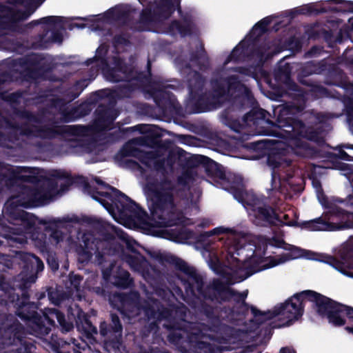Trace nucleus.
<instances>
[{
	"label": "nucleus",
	"instance_id": "nucleus-1",
	"mask_svg": "<svg viewBox=\"0 0 353 353\" xmlns=\"http://www.w3.org/2000/svg\"><path fill=\"white\" fill-rule=\"evenodd\" d=\"M235 255H239V250L234 245L228 249L225 256V262L228 264L225 267L233 272L226 270L219 259L211 262L212 270L225 281L214 278L208 283L194 267L181 258L163 254H159L156 258L161 263L172 265L176 270L186 276H177L187 296L192 298L190 301H186L185 298L184 301L196 314L204 316L213 325H219L223 320L221 312L226 309L221 305L230 303L238 292L231 285L244 281L260 270L255 265H247Z\"/></svg>",
	"mask_w": 353,
	"mask_h": 353
},
{
	"label": "nucleus",
	"instance_id": "nucleus-2",
	"mask_svg": "<svg viewBox=\"0 0 353 353\" xmlns=\"http://www.w3.org/2000/svg\"><path fill=\"white\" fill-rule=\"evenodd\" d=\"M57 192V184L49 179L40 187L22 185L17 194L12 196L6 207L11 227L3 223L0 215V247L1 245L17 247L27 243V234H30L34 245L41 252H48L51 246H55L63 241L64 234L57 230V222L51 219H42L36 226L37 217L21 209L34 208L46 204Z\"/></svg>",
	"mask_w": 353,
	"mask_h": 353
},
{
	"label": "nucleus",
	"instance_id": "nucleus-3",
	"mask_svg": "<svg viewBox=\"0 0 353 353\" xmlns=\"http://www.w3.org/2000/svg\"><path fill=\"white\" fill-rule=\"evenodd\" d=\"M22 270L14 278L12 285L0 279L1 290L8 293V301L16 308V314L37 334L46 336L50 329L42 321V316L37 312L38 307L29 302V292L40 272L44 269L42 260L32 253L21 256Z\"/></svg>",
	"mask_w": 353,
	"mask_h": 353
},
{
	"label": "nucleus",
	"instance_id": "nucleus-4",
	"mask_svg": "<svg viewBox=\"0 0 353 353\" xmlns=\"http://www.w3.org/2000/svg\"><path fill=\"white\" fill-rule=\"evenodd\" d=\"M210 85L211 90L203 93L204 79L198 72L188 80L190 97L195 101L194 112L201 113L217 109L225 101L239 109L245 108L250 103L245 100L252 97V92L237 75L212 79Z\"/></svg>",
	"mask_w": 353,
	"mask_h": 353
},
{
	"label": "nucleus",
	"instance_id": "nucleus-5",
	"mask_svg": "<svg viewBox=\"0 0 353 353\" xmlns=\"http://www.w3.org/2000/svg\"><path fill=\"white\" fill-rule=\"evenodd\" d=\"M181 185H186L187 180L179 176L176 181L163 175L160 179L157 174L145 176L144 190L152 219L159 227H172L185 221V215L176 208L175 198L184 191Z\"/></svg>",
	"mask_w": 353,
	"mask_h": 353
},
{
	"label": "nucleus",
	"instance_id": "nucleus-6",
	"mask_svg": "<svg viewBox=\"0 0 353 353\" xmlns=\"http://www.w3.org/2000/svg\"><path fill=\"white\" fill-rule=\"evenodd\" d=\"M79 183L83 185L84 192L101 203L109 212H114L116 208L120 216L132 215L138 219L148 216L146 211L139 204L99 177L95 176L94 181L101 186V190L90 185L85 178L79 176Z\"/></svg>",
	"mask_w": 353,
	"mask_h": 353
},
{
	"label": "nucleus",
	"instance_id": "nucleus-7",
	"mask_svg": "<svg viewBox=\"0 0 353 353\" xmlns=\"http://www.w3.org/2000/svg\"><path fill=\"white\" fill-rule=\"evenodd\" d=\"M75 312H74L72 307H69L66 319L65 314L58 309L49 308L42 316L43 324L49 328L50 332L52 327L57 326L56 319L61 331L68 332L73 329L74 323H75L77 330L83 333L87 338L90 339L94 334H98V330L92 323L90 316L80 308H77Z\"/></svg>",
	"mask_w": 353,
	"mask_h": 353
},
{
	"label": "nucleus",
	"instance_id": "nucleus-8",
	"mask_svg": "<svg viewBox=\"0 0 353 353\" xmlns=\"http://www.w3.org/2000/svg\"><path fill=\"white\" fill-rule=\"evenodd\" d=\"M305 292H307V290L294 294L283 303L276 305L272 311L263 312L256 307H252L251 313L253 315V319L251 320V322L259 326L267 321L280 316L281 319L285 320V323L283 325H290L303 315L305 303L307 301Z\"/></svg>",
	"mask_w": 353,
	"mask_h": 353
},
{
	"label": "nucleus",
	"instance_id": "nucleus-9",
	"mask_svg": "<svg viewBox=\"0 0 353 353\" xmlns=\"http://www.w3.org/2000/svg\"><path fill=\"white\" fill-rule=\"evenodd\" d=\"M292 67L289 63L279 65L274 72V79L279 85L273 88L274 99L280 101L288 97L292 101L279 108H292L300 112L305 108L307 97L305 90L299 87L292 79Z\"/></svg>",
	"mask_w": 353,
	"mask_h": 353
},
{
	"label": "nucleus",
	"instance_id": "nucleus-10",
	"mask_svg": "<svg viewBox=\"0 0 353 353\" xmlns=\"http://www.w3.org/2000/svg\"><path fill=\"white\" fill-rule=\"evenodd\" d=\"M302 112H298L292 108L290 109L279 108L274 110V114L277 113V117L274 125L282 129L287 134L288 137H301L313 141L319 145H323L325 140L323 137V129L307 127L297 116Z\"/></svg>",
	"mask_w": 353,
	"mask_h": 353
},
{
	"label": "nucleus",
	"instance_id": "nucleus-11",
	"mask_svg": "<svg viewBox=\"0 0 353 353\" xmlns=\"http://www.w3.org/2000/svg\"><path fill=\"white\" fill-rule=\"evenodd\" d=\"M307 301L312 303V308L321 318H326L328 322L336 327L343 326L346 320L342 316L343 304L317 292L307 290L305 293Z\"/></svg>",
	"mask_w": 353,
	"mask_h": 353
},
{
	"label": "nucleus",
	"instance_id": "nucleus-12",
	"mask_svg": "<svg viewBox=\"0 0 353 353\" xmlns=\"http://www.w3.org/2000/svg\"><path fill=\"white\" fill-rule=\"evenodd\" d=\"M319 199L324 208L328 210V220H333L334 217L344 218L346 216L347 212L336 205L330 203L325 195L322 194L321 197L319 196ZM285 225L301 227V228L307 229L310 231H334L343 228V226L341 223H334L330 221H325L321 217L303 221L301 223H299L296 221H290L285 223Z\"/></svg>",
	"mask_w": 353,
	"mask_h": 353
},
{
	"label": "nucleus",
	"instance_id": "nucleus-13",
	"mask_svg": "<svg viewBox=\"0 0 353 353\" xmlns=\"http://www.w3.org/2000/svg\"><path fill=\"white\" fill-rule=\"evenodd\" d=\"M270 49V43L262 42L259 45L254 43V39L248 38L246 40H242L234 48L231 53L228 55L224 61V65H228L230 62H240L244 61L246 58H256L262 61L265 59L266 52Z\"/></svg>",
	"mask_w": 353,
	"mask_h": 353
},
{
	"label": "nucleus",
	"instance_id": "nucleus-14",
	"mask_svg": "<svg viewBox=\"0 0 353 353\" xmlns=\"http://www.w3.org/2000/svg\"><path fill=\"white\" fill-rule=\"evenodd\" d=\"M99 333L107 347L119 350L123 343V325L119 315L111 312L109 320L100 323Z\"/></svg>",
	"mask_w": 353,
	"mask_h": 353
},
{
	"label": "nucleus",
	"instance_id": "nucleus-15",
	"mask_svg": "<svg viewBox=\"0 0 353 353\" xmlns=\"http://www.w3.org/2000/svg\"><path fill=\"white\" fill-rule=\"evenodd\" d=\"M268 197L253 195L250 202L248 203L251 207L254 216L258 224L274 225L276 221L283 223L276 208L272 207Z\"/></svg>",
	"mask_w": 353,
	"mask_h": 353
},
{
	"label": "nucleus",
	"instance_id": "nucleus-16",
	"mask_svg": "<svg viewBox=\"0 0 353 353\" xmlns=\"http://www.w3.org/2000/svg\"><path fill=\"white\" fill-rule=\"evenodd\" d=\"M113 67L104 65L103 73L106 79L111 82L131 81L139 79V73L119 56L112 57Z\"/></svg>",
	"mask_w": 353,
	"mask_h": 353
},
{
	"label": "nucleus",
	"instance_id": "nucleus-17",
	"mask_svg": "<svg viewBox=\"0 0 353 353\" xmlns=\"http://www.w3.org/2000/svg\"><path fill=\"white\" fill-rule=\"evenodd\" d=\"M44 57L39 53H30L18 59V63L23 70L20 72L21 77L28 81L36 80L43 73L50 70L46 63L41 62Z\"/></svg>",
	"mask_w": 353,
	"mask_h": 353
},
{
	"label": "nucleus",
	"instance_id": "nucleus-18",
	"mask_svg": "<svg viewBox=\"0 0 353 353\" xmlns=\"http://www.w3.org/2000/svg\"><path fill=\"white\" fill-rule=\"evenodd\" d=\"M188 165L191 167L203 166L207 175L219 182L222 187L230 181V175L226 174L223 167L208 157L193 155L188 161Z\"/></svg>",
	"mask_w": 353,
	"mask_h": 353
},
{
	"label": "nucleus",
	"instance_id": "nucleus-19",
	"mask_svg": "<svg viewBox=\"0 0 353 353\" xmlns=\"http://www.w3.org/2000/svg\"><path fill=\"white\" fill-rule=\"evenodd\" d=\"M34 11V8L22 10L0 3V28L13 32L17 23L27 20Z\"/></svg>",
	"mask_w": 353,
	"mask_h": 353
},
{
	"label": "nucleus",
	"instance_id": "nucleus-20",
	"mask_svg": "<svg viewBox=\"0 0 353 353\" xmlns=\"http://www.w3.org/2000/svg\"><path fill=\"white\" fill-rule=\"evenodd\" d=\"M151 94L163 114H172L181 109L175 95L170 91L161 88H154Z\"/></svg>",
	"mask_w": 353,
	"mask_h": 353
},
{
	"label": "nucleus",
	"instance_id": "nucleus-21",
	"mask_svg": "<svg viewBox=\"0 0 353 353\" xmlns=\"http://www.w3.org/2000/svg\"><path fill=\"white\" fill-rule=\"evenodd\" d=\"M51 221H55L57 222V230H59V225L61 223H85L88 225H90L95 229L99 230L102 234L104 236L105 239L107 240H112L114 239V235L108 232V228L110 226L105 221H103L101 219H98L95 216H90L83 215L81 217H79L76 215H73L72 217L69 216H64L62 219H52Z\"/></svg>",
	"mask_w": 353,
	"mask_h": 353
},
{
	"label": "nucleus",
	"instance_id": "nucleus-22",
	"mask_svg": "<svg viewBox=\"0 0 353 353\" xmlns=\"http://www.w3.org/2000/svg\"><path fill=\"white\" fill-rule=\"evenodd\" d=\"M102 274L105 280L111 281L112 284L118 288L127 289L133 283L130 273L120 266L116 267L114 263H111L109 267L103 269Z\"/></svg>",
	"mask_w": 353,
	"mask_h": 353
},
{
	"label": "nucleus",
	"instance_id": "nucleus-23",
	"mask_svg": "<svg viewBox=\"0 0 353 353\" xmlns=\"http://www.w3.org/2000/svg\"><path fill=\"white\" fill-rule=\"evenodd\" d=\"M19 169L20 172H23V174H20L18 179L23 182L34 184V187H40L49 179L54 180L58 185L57 179H65L70 177V175L64 171L53 170L50 174L51 178H47L41 183H39L41 176L39 175V172L37 168L21 167Z\"/></svg>",
	"mask_w": 353,
	"mask_h": 353
},
{
	"label": "nucleus",
	"instance_id": "nucleus-24",
	"mask_svg": "<svg viewBox=\"0 0 353 353\" xmlns=\"http://www.w3.org/2000/svg\"><path fill=\"white\" fill-rule=\"evenodd\" d=\"M9 125L12 129L19 132V134L21 136L51 140V133L49 132V130H51V123L50 122L47 124L32 125L31 126L27 123L21 124L10 123Z\"/></svg>",
	"mask_w": 353,
	"mask_h": 353
},
{
	"label": "nucleus",
	"instance_id": "nucleus-25",
	"mask_svg": "<svg viewBox=\"0 0 353 353\" xmlns=\"http://www.w3.org/2000/svg\"><path fill=\"white\" fill-rule=\"evenodd\" d=\"M48 122L51 123V130H49L51 133V140L63 135L83 137L90 130L88 126L83 125H59L54 117L49 119Z\"/></svg>",
	"mask_w": 353,
	"mask_h": 353
},
{
	"label": "nucleus",
	"instance_id": "nucleus-26",
	"mask_svg": "<svg viewBox=\"0 0 353 353\" xmlns=\"http://www.w3.org/2000/svg\"><path fill=\"white\" fill-rule=\"evenodd\" d=\"M283 249L288 250L289 252L282 254L279 256V259H271L268 264L263 266V269L273 268L288 261L299 259L301 257H304L307 259L311 260L316 259L314 257L315 255L314 252L301 249L290 244H288L287 247H283Z\"/></svg>",
	"mask_w": 353,
	"mask_h": 353
},
{
	"label": "nucleus",
	"instance_id": "nucleus-27",
	"mask_svg": "<svg viewBox=\"0 0 353 353\" xmlns=\"http://www.w3.org/2000/svg\"><path fill=\"white\" fill-rule=\"evenodd\" d=\"M41 32L35 37L32 43L34 48L46 49L53 43H62L63 34L59 30H50L46 26H41Z\"/></svg>",
	"mask_w": 353,
	"mask_h": 353
},
{
	"label": "nucleus",
	"instance_id": "nucleus-28",
	"mask_svg": "<svg viewBox=\"0 0 353 353\" xmlns=\"http://www.w3.org/2000/svg\"><path fill=\"white\" fill-rule=\"evenodd\" d=\"M63 17L60 16H48L42 17L39 19L32 20V21L20 25L17 23L15 30L13 31L19 34H28L34 27L39 25L56 26L59 25L61 30H63Z\"/></svg>",
	"mask_w": 353,
	"mask_h": 353
},
{
	"label": "nucleus",
	"instance_id": "nucleus-29",
	"mask_svg": "<svg viewBox=\"0 0 353 353\" xmlns=\"http://www.w3.org/2000/svg\"><path fill=\"white\" fill-rule=\"evenodd\" d=\"M161 137L162 134L160 132L151 130L145 136L137 139L136 141L140 143L141 145L152 149L167 150L172 142L169 139L163 141Z\"/></svg>",
	"mask_w": 353,
	"mask_h": 353
},
{
	"label": "nucleus",
	"instance_id": "nucleus-30",
	"mask_svg": "<svg viewBox=\"0 0 353 353\" xmlns=\"http://www.w3.org/2000/svg\"><path fill=\"white\" fill-rule=\"evenodd\" d=\"M96 125L101 130L110 128L118 116L117 110L104 105H100L95 111Z\"/></svg>",
	"mask_w": 353,
	"mask_h": 353
},
{
	"label": "nucleus",
	"instance_id": "nucleus-31",
	"mask_svg": "<svg viewBox=\"0 0 353 353\" xmlns=\"http://www.w3.org/2000/svg\"><path fill=\"white\" fill-rule=\"evenodd\" d=\"M109 94L110 93L108 90H99L92 92L85 101L74 106L79 114L78 116L81 118L88 115L99 101L108 97Z\"/></svg>",
	"mask_w": 353,
	"mask_h": 353
},
{
	"label": "nucleus",
	"instance_id": "nucleus-32",
	"mask_svg": "<svg viewBox=\"0 0 353 353\" xmlns=\"http://www.w3.org/2000/svg\"><path fill=\"white\" fill-rule=\"evenodd\" d=\"M177 6L179 12H181L180 0H159L153 8L160 22L171 17Z\"/></svg>",
	"mask_w": 353,
	"mask_h": 353
},
{
	"label": "nucleus",
	"instance_id": "nucleus-33",
	"mask_svg": "<svg viewBox=\"0 0 353 353\" xmlns=\"http://www.w3.org/2000/svg\"><path fill=\"white\" fill-rule=\"evenodd\" d=\"M278 108L279 107L275 108L274 111ZM274 114L275 119H276L277 113L276 114L274 113ZM266 115L267 112L265 110L262 108H253L243 116V121L248 125L258 126L263 123H268L271 125L276 127V125H274L276 120H274V121H270L269 119L266 121ZM276 128L278 127L276 126Z\"/></svg>",
	"mask_w": 353,
	"mask_h": 353
},
{
	"label": "nucleus",
	"instance_id": "nucleus-34",
	"mask_svg": "<svg viewBox=\"0 0 353 353\" xmlns=\"http://www.w3.org/2000/svg\"><path fill=\"white\" fill-rule=\"evenodd\" d=\"M159 22L160 21L156 16L154 9L147 7L141 12L134 28L139 32L150 31L152 26Z\"/></svg>",
	"mask_w": 353,
	"mask_h": 353
},
{
	"label": "nucleus",
	"instance_id": "nucleus-35",
	"mask_svg": "<svg viewBox=\"0 0 353 353\" xmlns=\"http://www.w3.org/2000/svg\"><path fill=\"white\" fill-rule=\"evenodd\" d=\"M190 61L200 70L205 71L210 68V59L202 42L199 43L194 50L190 52Z\"/></svg>",
	"mask_w": 353,
	"mask_h": 353
},
{
	"label": "nucleus",
	"instance_id": "nucleus-36",
	"mask_svg": "<svg viewBox=\"0 0 353 353\" xmlns=\"http://www.w3.org/2000/svg\"><path fill=\"white\" fill-rule=\"evenodd\" d=\"M248 290L242 292H237L232 298V301L234 302V305L231 308L225 306L226 309H223L221 313L223 311L226 312L228 310L231 313L236 312L238 314L246 315L249 310H251L252 307H254V305H250L246 303L245 299L248 296Z\"/></svg>",
	"mask_w": 353,
	"mask_h": 353
},
{
	"label": "nucleus",
	"instance_id": "nucleus-37",
	"mask_svg": "<svg viewBox=\"0 0 353 353\" xmlns=\"http://www.w3.org/2000/svg\"><path fill=\"white\" fill-rule=\"evenodd\" d=\"M201 339V332H181L177 329L170 332L168 335V341L173 344H179L183 342L198 343Z\"/></svg>",
	"mask_w": 353,
	"mask_h": 353
},
{
	"label": "nucleus",
	"instance_id": "nucleus-38",
	"mask_svg": "<svg viewBox=\"0 0 353 353\" xmlns=\"http://www.w3.org/2000/svg\"><path fill=\"white\" fill-rule=\"evenodd\" d=\"M91 79H81L77 81L72 85L64 89L62 96L69 103L77 99L83 90L89 85Z\"/></svg>",
	"mask_w": 353,
	"mask_h": 353
},
{
	"label": "nucleus",
	"instance_id": "nucleus-39",
	"mask_svg": "<svg viewBox=\"0 0 353 353\" xmlns=\"http://www.w3.org/2000/svg\"><path fill=\"white\" fill-rule=\"evenodd\" d=\"M344 77L343 70L336 68L329 71L324 82L326 85H336L345 90H348L350 87H353V84L347 81Z\"/></svg>",
	"mask_w": 353,
	"mask_h": 353
},
{
	"label": "nucleus",
	"instance_id": "nucleus-40",
	"mask_svg": "<svg viewBox=\"0 0 353 353\" xmlns=\"http://www.w3.org/2000/svg\"><path fill=\"white\" fill-rule=\"evenodd\" d=\"M105 14L109 19L125 24L130 20L131 10L128 6H117L108 10Z\"/></svg>",
	"mask_w": 353,
	"mask_h": 353
},
{
	"label": "nucleus",
	"instance_id": "nucleus-41",
	"mask_svg": "<svg viewBox=\"0 0 353 353\" xmlns=\"http://www.w3.org/2000/svg\"><path fill=\"white\" fill-rule=\"evenodd\" d=\"M139 298V294L134 293H117L114 295V301L119 303L120 305L117 306L118 310L121 314L125 315L127 307L132 306Z\"/></svg>",
	"mask_w": 353,
	"mask_h": 353
},
{
	"label": "nucleus",
	"instance_id": "nucleus-42",
	"mask_svg": "<svg viewBox=\"0 0 353 353\" xmlns=\"http://www.w3.org/2000/svg\"><path fill=\"white\" fill-rule=\"evenodd\" d=\"M267 163L273 169L279 168L284 163H287V165L290 164V162H287L285 160L284 150L277 148H273L270 150Z\"/></svg>",
	"mask_w": 353,
	"mask_h": 353
},
{
	"label": "nucleus",
	"instance_id": "nucleus-43",
	"mask_svg": "<svg viewBox=\"0 0 353 353\" xmlns=\"http://www.w3.org/2000/svg\"><path fill=\"white\" fill-rule=\"evenodd\" d=\"M168 28L172 32L176 31L182 37L190 36L192 34V22L186 18L183 22L177 19L172 20Z\"/></svg>",
	"mask_w": 353,
	"mask_h": 353
},
{
	"label": "nucleus",
	"instance_id": "nucleus-44",
	"mask_svg": "<svg viewBox=\"0 0 353 353\" xmlns=\"http://www.w3.org/2000/svg\"><path fill=\"white\" fill-rule=\"evenodd\" d=\"M270 17H266L258 21L252 28L250 37L251 39H254V43L258 44L259 39L268 31V27L271 23Z\"/></svg>",
	"mask_w": 353,
	"mask_h": 353
},
{
	"label": "nucleus",
	"instance_id": "nucleus-45",
	"mask_svg": "<svg viewBox=\"0 0 353 353\" xmlns=\"http://www.w3.org/2000/svg\"><path fill=\"white\" fill-rule=\"evenodd\" d=\"M319 68L312 61L306 63L302 68L297 75L298 81L303 85H310V79H307L310 75L316 74Z\"/></svg>",
	"mask_w": 353,
	"mask_h": 353
},
{
	"label": "nucleus",
	"instance_id": "nucleus-46",
	"mask_svg": "<svg viewBox=\"0 0 353 353\" xmlns=\"http://www.w3.org/2000/svg\"><path fill=\"white\" fill-rule=\"evenodd\" d=\"M6 332L10 334L9 337V344L16 343L23 344L25 338V332L24 329L21 324H13L10 325L6 330Z\"/></svg>",
	"mask_w": 353,
	"mask_h": 353
},
{
	"label": "nucleus",
	"instance_id": "nucleus-47",
	"mask_svg": "<svg viewBox=\"0 0 353 353\" xmlns=\"http://www.w3.org/2000/svg\"><path fill=\"white\" fill-rule=\"evenodd\" d=\"M93 242L90 245L88 239H83V245H80L77 248V252L79 256V261L80 263H88L90 261L93 255L94 248Z\"/></svg>",
	"mask_w": 353,
	"mask_h": 353
},
{
	"label": "nucleus",
	"instance_id": "nucleus-48",
	"mask_svg": "<svg viewBox=\"0 0 353 353\" xmlns=\"http://www.w3.org/2000/svg\"><path fill=\"white\" fill-rule=\"evenodd\" d=\"M122 259L134 271H139L143 268V263L146 261V258L140 252L135 255L123 253Z\"/></svg>",
	"mask_w": 353,
	"mask_h": 353
},
{
	"label": "nucleus",
	"instance_id": "nucleus-49",
	"mask_svg": "<svg viewBox=\"0 0 353 353\" xmlns=\"http://www.w3.org/2000/svg\"><path fill=\"white\" fill-rule=\"evenodd\" d=\"M222 188L230 192L239 203L244 202L245 191L243 187H240L234 181H230Z\"/></svg>",
	"mask_w": 353,
	"mask_h": 353
},
{
	"label": "nucleus",
	"instance_id": "nucleus-50",
	"mask_svg": "<svg viewBox=\"0 0 353 353\" xmlns=\"http://www.w3.org/2000/svg\"><path fill=\"white\" fill-rule=\"evenodd\" d=\"M83 279V277L81 275L70 272L68 275L65 286L70 292H79L80 291Z\"/></svg>",
	"mask_w": 353,
	"mask_h": 353
},
{
	"label": "nucleus",
	"instance_id": "nucleus-51",
	"mask_svg": "<svg viewBox=\"0 0 353 353\" xmlns=\"http://www.w3.org/2000/svg\"><path fill=\"white\" fill-rule=\"evenodd\" d=\"M329 3L337 5V6L332 8L334 12L353 13V1H352L330 0Z\"/></svg>",
	"mask_w": 353,
	"mask_h": 353
},
{
	"label": "nucleus",
	"instance_id": "nucleus-52",
	"mask_svg": "<svg viewBox=\"0 0 353 353\" xmlns=\"http://www.w3.org/2000/svg\"><path fill=\"white\" fill-rule=\"evenodd\" d=\"M125 83L119 85L114 93L119 98L128 97L134 90L133 86L130 83V81H124Z\"/></svg>",
	"mask_w": 353,
	"mask_h": 353
},
{
	"label": "nucleus",
	"instance_id": "nucleus-53",
	"mask_svg": "<svg viewBox=\"0 0 353 353\" xmlns=\"http://www.w3.org/2000/svg\"><path fill=\"white\" fill-rule=\"evenodd\" d=\"M48 291V299L54 305H59L64 299L63 294L53 287H47Z\"/></svg>",
	"mask_w": 353,
	"mask_h": 353
},
{
	"label": "nucleus",
	"instance_id": "nucleus-54",
	"mask_svg": "<svg viewBox=\"0 0 353 353\" xmlns=\"http://www.w3.org/2000/svg\"><path fill=\"white\" fill-rule=\"evenodd\" d=\"M22 97L23 92L19 90L9 94L6 92L0 93V99L10 103L19 104Z\"/></svg>",
	"mask_w": 353,
	"mask_h": 353
},
{
	"label": "nucleus",
	"instance_id": "nucleus-55",
	"mask_svg": "<svg viewBox=\"0 0 353 353\" xmlns=\"http://www.w3.org/2000/svg\"><path fill=\"white\" fill-rule=\"evenodd\" d=\"M61 120L63 123H70L80 119L75 107L72 108L70 110H68L66 108H63V110H61Z\"/></svg>",
	"mask_w": 353,
	"mask_h": 353
},
{
	"label": "nucleus",
	"instance_id": "nucleus-56",
	"mask_svg": "<svg viewBox=\"0 0 353 353\" xmlns=\"http://www.w3.org/2000/svg\"><path fill=\"white\" fill-rule=\"evenodd\" d=\"M185 221H186V218L185 217ZM185 221H184L181 224H178L177 225H182V227L176 231L175 236L176 238L181 241H188L193 239L194 237V232L184 226Z\"/></svg>",
	"mask_w": 353,
	"mask_h": 353
},
{
	"label": "nucleus",
	"instance_id": "nucleus-57",
	"mask_svg": "<svg viewBox=\"0 0 353 353\" xmlns=\"http://www.w3.org/2000/svg\"><path fill=\"white\" fill-rule=\"evenodd\" d=\"M19 116L22 119H25L28 121H31L37 124H42L43 123V118L42 115L35 114L31 111L23 110L19 112Z\"/></svg>",
	"mask_w": 353,
	"mask_h": 353
},
{
	"label": "nucleus",
	"instance_id": "nucleus-58",
	"mask_svg": "<svg viewBox=\"0 0 353 353\" xmlns=\"http://www.w3.org/2000/svg\"><path fill=\"white\" fill-rule=\"evenodd\" d=\"M291 139H294L295 143V146L300 150H303L307 154H313L315 152V148L313 146L307 142L306 141H303L301 139V137H290Z\"/></svg>",
	"mask_w": 353,
	"mask_h": 353
},
{
	"label": "nucleus",
	"instance_id": "nucleus-59",
	"mask_svg": "<svg viewBox=\"0 0 353 353\" xmlns=\"http://www.w3.org/2000/svg\"><path fill=\"white\" fill-rule=\"evenodd\" d=\"M183 152H184V150L182 149H179L177 151L174 150H170L165 159L166 165L170 168H172L176 163L177 159L182 155Z\"/></svg>",
	"mask_w": 353,
	"mask_h": 353
},
{
	"label": "nucleus",
	"instance_id": "nucleus-60",
	"mask_svg": "<svg viewBox=\"0 0 353 353\" xmlns=\"http://www.w3.org/2000/svg\"><path fill=\"white\" fill-rule=\"evenodd\" d=\"M285 47L290 51L299 52L302 48V43L300 39L295 36L290 37L285 42Z\"/></svg>",
	"mask_w": 353,
	"mask_h": 353
},
{
	"label": "nucleus",
	"instance_id": "nucleus-61",
	"mask_svg": "<svg viewBox=\"0 0 353 353\" xmlns=\"http://www.w3.org/2000/svg\"><path fill=\"white\" fill-rule=\"evenodd\" d=\"M232 71L252 78L256 77L254 68L252 66H237L233 68Z\"/></svg>",
	"mask_w": 353,
	"mask_h": 353
},
{
	"label": "nucleus",
	"instance_id": "nucleus-62",
	"mask_svg": "<svg viewBox=\"0 0 353 353\" xmlns=\"http://www.w3.org/2000/svg\"><path fill=\"white\" fill-rule=\"evenodd\" d=\"M326 12V10L323 8L318 9L316 8L314 6L307 5L305 7L299 8V14H319L321 13Z\"/></svg>",
	"mask_w": 353,
	"mask_h": 353
},
{
	"label": "nucleus",
	"instance_id": "nucleus-63",
	"mask_svg": "<svg viewBox=\"0 0 353 353\" xmlns=\"http://www.w3.org/2000/svg\"><path fill=\"white\" fill-rule=\"evenodd\" d=\"M113 43L115 46H128L130 45V36L126 33L116 34L113 37Z\"/></svg>",
	"mask_w": 353,
	"mask_h": 353
},
{
	"label": "nucleus",
	"instance_id": "nucleus-64",
	"mask_svg": "<svg viewBox=\"0 0 353 353\" xmlns=\"http://www.w3.org/2000/svg\"><path fill=\"white\" fill-rule=\"evenodd\" d=\"M344 103L348 121L353 128V99L348 98Z\"/></svg>",
	"mask_w": 353,
	"mask_h": 353
}]
</instances>
